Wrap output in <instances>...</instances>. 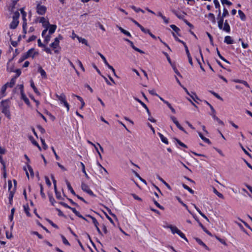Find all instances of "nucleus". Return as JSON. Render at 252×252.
Wrapping results in <instances>:
<instances>
[{
	"instance_id": "nucleus-60",
	"label": "nucleus",
	"mask_w": 252,
	"mask_h": 252,
	"mask_svg": "<svg viewBox=\"0 0 252 252\" xmlns=\"http://www.w3.org/2000/svg\"><path fill=\"white\" fill-rule=\"evenodd\" d=\"M36 38V36L32 35L30 38H29V39L27 40V42H31L32 41H33V40H35Z\"/></svg>"
},
{
	"instance_id": "nucleus-35",
	"label": "nucleus",
	"mask_w": 252,
	"mask_h": 252,
	"mask_svg": "<svg viewBox=\"0 0 252 252\" xmlns=\"http://www.w3.org/2000/svg\"><path fill=\"white\" fill-rule=\"evenodd\" d=\"M170 27L172 28V29L175 31L177 33H178L180 31V29L178 28L175 25H171Z\"/></svg>"
},
{
	"instance_id": "nucleus-40",
	"label": "nucleus",
	"mask_w": 252,
	"mask_h": 252,
	"mask_svg": "<svg viewBox=\"0 0 252 252\" xmlns=\"http://www.w3.org/2000/svg\"><path fill=\"white\" fill-rule=\"evenodd\" d=\"M229 15V13L227 9L224 7L223 9V13L222 14V17H226Z\"/></svg>"
},
{
	"instance_id": "nucleus-38",
	"label": "nucleus",
	"mask_w": 252,
	"mask_h": 252,
	"mask_svg": "<svg viewBox=\"0 0 252 252\" xmlns=\"http://www.w3.org/2000/svg\"><path fill=\"white\" fill-rule=\"evenodd\" d=\"M61 237L63 240V243L64 245H68V246L70 245L69 243L68 242V241L67 240V239L65 238V237L64 236L62 235Z\"/></svg>"
},
{
	"instance_id": "nucleus-64",
	"label": "nucleus",
	"mask_w": 252,
	"mask_h": 252,
	"mask_svg": "<svg viewBox=\"0 0 252 252\" xmlns=\"http://www.w3.org/2000/svg\"><path fill=\"white\" fill-rule=\"evenodd\" d=\"M28 170L30 171L31 175L33 176L34 173H33V171L32 167L30 165H28Z\"/></svg>"
},
{
	"instance_id": "nucleus-51",
	"label": "nucleus",
	"mask_w": 252,
	"mask_h": 252,
	"mask_svg": "<svg viewBox=\"0 0 252 252\" xmlns=\"http://www.w3.org/2000/svg\"><path fill=\"white\" fill-rule=\"evenodd\" d=\"M190 96L194 101L197 102L196 99H198V97L195 93H192V94H190Z\"/></svg>"
},
{
	"instance_id": "nucleus-19",
	"label": "nucleus",
	"mask_w": 252,
	"mask_h": 252,
	"mask_svg": "<svg viewBox=\"0 0 252 252\" xmlns=\"http://www.w3.org/2000/svg\"><path fill=\"white\" fill-rule=\"evenodd\" d=\"M65 183L67 185V189H68V190H69L70 191L71 193L74 195H76V194L75 193L73 189L71 187L69 182L67 180H65Z\"/></svg>"
},
{
	"instance_id": "nucleus-54",
	"label": "nucleus",
	"mask_w": 252,
	"mask_h": 252,
	"mask_svg": "<svg viewBox=\"0 0 252 252\" xmlns=\"http://www.w3.org/2000/svg\"><path fill=\"white\" fill-rule=\"evenodd\" d=\"M134 98L136 101L138 102L143 107H144L145 106L146 107V105L144 102H143L142 101H141L139 99H138L137 97H134Z\"/></svg>"
},
{
	"instance_id": "nucleus-45",
	"label": "nucleus",
	"mask_w": 252,
	"mask_h": 252,
	"mask_svg": "<svg viewBox=\"0 0 252 252\" xmlns=\"http://www.w3.org/2000/svg\"><path fill=\"white\" fill-rule=\"evenodd\" d=\"M106 65V66H107V67L112 71V72H113V73L114 75L115 76H116L117 77H118V76L116 75V72H115V69L113 68V67L112 66L110 65L109 63H108V64H107V65Z\"/></svg>"
},
{
	"instance_id": "nucleus-59",
	"label": "nucleus",
	"mask_w": 252,
	"mask_h": 252,
	"mask_svg": "<svg viewBox=\"0 0 252 252\" xmlns=\"http://www.w3.org/2000/svg\"><path fill=\"white\" fill-rule=\"evenodd\" d=\"M235 223L239 226V227L240 228V229L243 231L245 233H247V232L245 230V229H244V227L243 226V225L240 223H239V222H235Z\"/></svg>"
},
{
	"instance_id": "nucleus-63",
	"label": "nucleus",
	"mask_w": 252,
	"mask_h": 252,
	"mask_svg": "<svg viewBox=\"0 0 252 252\" xmlns=\"http://www.w3.org/2000/svg\"><path fill=\"white\" fill-rule=\"evenodd\" d=\"M225 17H222V16H220L217 17V19L218 20L219 22H222L223 23L224 22V18Z\"/></svg>"
},
{
	"instance_id": "nucleus-37",
	"label": "nucleus",
	"mask_w": 252,
	"mask_h": 252,
	"mask_svg": "<svg viewBox=\"0 0 252 252\" xmlns=\"http://www.w3.org/2000/svg\"><path fill=\"white\" fill-rule=\"evenodd\" d=\"M175 140V141L177 142V143L179 144L181 146L183 147H184V148H187L188 147L184 143H183L182 142H181L180 140H179V139H177V138H175L174 139Z\"/></svg>"
},
{
	"instance_id": "nucleus-36",
	"label": "nucleus",
	"mask_w": 252,
	"mask_h": 252,
	"mask_svg": "<svg viewBox=\"0 0 252 252\" xmlns=\"http://www.w3.org/2000/svg\"><path fill=\"white\" fill-rule=\"evenodd\" d=\"M183 187L185 189L188 190L190 193H191V194H193L194 193V191L191 189L189 188L187 185L183 184Z\"/></svg>"
},
{
	"instance_id": "nucleus-26",
	"label": "nucleus",
	"mask_w": 252,
	"mask_h": 252,
	"mask_svg": "<svg viewBox=\"0 0 252 252\" xmlns=\"http://www.w3.org/2000/svg\"><path fill=\"white\" fill-rule=\"evenodd\" d=\"M16 80V77H13L11 79L10 82H8V87H9L10 88H12L15 84Z\"/></svg>"
},
{
	"instance_id": "nucleus-49",
	"label": "nucleus",
	"mask_w": 252,
	"mask_h": 252,
	"mask_svg": "<svg viewBox=\"0 0 252 252\" xmlns=\"http://www.w3.org/2000/svg\"><path fill=\"white\" fill-rule=\"evenodd\" d=\"M154 204L156 205V206L157 207H158V208L161 209V210H164V208L160 205L157 201H156L155 200H154Z\"/></svg>"
},
{
	"instance_id": "nucleus-50",
	"label": "nucleus",
	"mask_w": 252,
	"mask_h": 252,
	"mask_svg": "<svg viewBox=\"0 0 252 252\" xmlns=\"http://www.w3.org/2000/svg\"><path fill=\"white\" fill-rule=\"evenodd\" d=\"M8 191L10 192V191L12 190L13 188H12V184L10 180L8 181Z\"/></svg>"
},
{
	"instance_id": "nucleus-32",
	"label": "nucleus",
	"mask_w": 252,
	"mask_h": 252,
	"mask_svg": "<svg viewBox=\"0 0 252 252\" xmlns=\"http://www.w3.org/2000/svg\"><path fill=\"white\" fill-rule=\"evenodd\" d=\"M238 12V14H239V15L240 16V17L241 19V20H243V21L245 20V19H246V16H245L244 13L242 11H241V10H239Z\"/></svg>"
},
{
	"instance_id": "nucleus-24",
	"label": "nucleus",
	"mask_w": 252,
	"mask_h": 252,
	"mask_svg": "<svg viewBox=\"0 0 252 252\" xmlns=\"http://www.w3.org/2000/svg\"><path fill=\"white\" fill-rule=\"evenodd\" d=\"M158 135L161 140V141L166 144H168V140L167 139L164 137L162 134H161L160 133H158Z\"/></svg>"
},
{
	"instance_id": "nucleus-58",
	"label": "nucleus",
	"mask_w": 252,
	"mask_h": 252,
	"mask_svg": "<svg viewBox=\"0 0 252 252\" xmlns=\"http://www.w3.org/2000/svg\"><path fill=\"white\" fill-rule=\"evenodd\" d=\"M45 182H46V184L49 187H50L51 186V183L49 178L47 176H45Z\"/></svg>"
},
{
	"instance_id": "nucleus-21",
	"label": "nucleus",
	"mask_w": 252,
	"mask_h": 252,
	"mask_svg": "<svg viewBox=\"0 0 252 252\" xmlns=\"http://www.w3.org/2000/svg\"><path fill=\"white\" fill-rule=\"evenodd\" d=\"M31 86L33 89L34 93L36 94H37L38 95H39L40 94V93H39V92L38 91L37 89L35 86L34 82H33V81L32 80L31 81Z\"/></svg>"
},
{
	"instance_id": "nucleus-7",
	"label": "nucleus",
	"mask_w": 252,
	"mask_h": 252,
	"mask_svg": "<svg viewBox=\"0 0 252 252\" xmlns=\"http://www.w3.org/2000/svg\"><path fill=\"white\" fill-rule=\"evenodd\" d=\"M28 58H33L35 56L38 55V53L35 51L34 48H31L26 53Z\"/></svg>"
},
{
	"instance_id": "nucleus-56",
	"label": "nucleus",
	"mask_w": 252,
	"mask_h": 252,
	"mask_svg": "<svg viewBox=\"0 0 252 252\" xmlns=\"http://www.w3.org/2000/svg\"><path fill=\"white\" fill-rule=\"evenodd\" d=\"M44 42L46 43H48V42L50 41L51 38V36L50 35H47L46 36H45L44 37Z\"/></svg>"
},
{
	"instance_id": "nucleus-33",
	"label": "nucleus",
	"mask_w": 252,
	"mask_h": 252,
	"mask_svg": "<svg viewBox=\"0 0 252 252\" xmlns=\"http://www.w3.org/2000/svg\"><path fill=\"white\" fill-rule=\"evenodd\" d=\"M14 14L13 15V20H18L19 17L20 16V13L18 11L15 12H13Z\"/></svg>"
},
{
	"instance_id": "nucleus-52",
	"label": "nucleus",
	"mask_w": 252,
	"mask_h": 252,
	"mask_svg": "<svg viewBox=\"0 0 252 252\" xmlns=\"http://www.w3.org/2000/svg\"><path fill=\"white\" fill-rule=\"evenodd\" d=\"M221 2L222 4H226L228 5H230L232 4V3L228 0H221Z\"/></svg>"
},
{
	"instance_id": "nucleus-48",
	"label": "nucleus",
	"mask_w": 252,
	"mask_h": 252,
	"mask_svg": "<svg viewBox=\"0 0 252 252\" xmlns=\"http://www.w3.org/2000/svg\"><path fill=\"white\" fill-rule=\"evenodd\" d=\"M76 63H78V65L80 67V68L82 69V70L83 71H85V68H84V66H83L81 62L79 60H77Z\"/></svg>"
},
{
	"instance_id": "nucleus-20",
	"label": "nucleus",
	"mask_w": 252,
	"mask_h": 252,
	"mask_svg": "<svg viewBox=\"0 0 252 252\" xmlns=\"http://www.w3.org/2000/svg\"><path fill=\"white\" fill-rule=\"evenodd\" d=\"M195 240L200 245L203 246L206 250H209V248L200 239L195 238Z\"/></svg>"
},
{
	"instance_id": "nucleus-1",
	"label": "nucleus",
	"mask_w": 252,
	"mask_h": 252,
	"mask_svg": "<svg viewBox=\"0 0 252 252\" xmlns=\"http://www.w3.org/2000/svg\"><path fill=\"white\" fill-rule=\"evenodd\" d=\"M0 108L1 112L9 119H10L11 114L9 110L10 101L9 99L1 101L0 104Z\"/></svg>"
},
{
	"instance_id": "nucleus-62",
	"label": "nucleus",
	"mask_w": 252,
	"mask_h": 252,
	"mask_svg": "<svg viewBox=\"0 0 252 252\" xmlns=\"http://www.w3.org/2000/svg\"><path fill=\"white\" fill-rule=\"evenodd\" d=\"M37 128L42 133H44L45 132V129L43 127H42L41 126H38Z\"/></svg>"
},
{
	"instance_id": "nucleus-42",
	"label": "nucleus",
	"mask_w": 252,
	"mask_h": 252,
	"mask_svg": "<svg viewBox=\"0 0 252 252\" xmlns=\"http://www.w3.org/2000/svg\"><path fill=\"white\" fill-rule=\"evenodd\" d=\"M139 28L141 29L142 32L145 33H148L150 32V30L144 28L143 26H140Z\"/></svg>"
},
{
	"instance_id": "nucleus-11",
	"label": "nucleus",
	"mask_w": 252,
	"mask_h": 252,
	"mask_svg": "<svg viewBox=\"0 0 252 252\" xmlns=\"http://www.w3.org/2000/svg\"><path fill=\"white\" fill-rule=\"evenodd\" d=\"M8 82L6 83L5 84H4L1 87V91L0 92V98L1 97H3L6 95L5 91H6L7 88L8 87Z\"/></svg>"
},
{
	"instance_id": "nucleus-31",
	"label": "nucleus",
	"mask_w": 252,
	"mask_h": 252,
	"mask_svg": "<svg viewBox=\"0 0 252 252\" xmlns=\"http://www.w3.org/2000/svg\"><path fill=\"white\" fill-rule=\"evenodd\" d=\"M77 38L78 41H79V42H81L82 44H84L88 46V42L86 39L79 37V36H77Z\"/></svg>"
},
{
	"instance_id": "nucleus-46",
	"label": "nucleus",
	"mask_w": 252,
	"mask_h": 252,
	"mask_svg": "<svg viewBox=\"0 0 252 252\" xmlns=\"http://www.w3.org/2000/svg\"><path fill=\"white\" fill-rule=\"evenodd\" d=\"M98 55L100 56V57H101V58L102 59V60L104 62V63H105V65H107L108 63L107 62L105 57L102 55L101 54V53H98Z\"/></svg>"
},
{
	"instance_id": "nucleus-4",
	"label": "nucleus",
	"mask_w": 252,
	"mask_h": 252,
	"mask_svg": "<svg viewBox=\"0 0 252 252\" xmlns=\"http://www.w3.org/2000/svg\"><path fill=\"white\" fill-rule=\"evenodd\" d=\"M36 10L39 15H43L46 13L47 8L46 6L41 5L40 3H38L36 7Z\"/></svg>"
},
{
	"instance_id": "nucleus-30",
	"label": "nucleus",
	"mask_w": 252,
	"mask_h": 252,
	"mask_svg": "<svg viewBox=\"0 0 252 252\" xmlns=\"http://www.w3.org/2000/svg\"><path fill=\"white\" fill-rule=\"evenodd\" d=\"M213 192L220 198L222 199L224 198L223 194L219 192L215 188H213Z\"/></svg>"
},
{
	"instance_id": "nucleus-28",
	"label": "nucleus",
	"mask_w": 252,
	"mask_h": 252,
	"mask_svg": "<svg viewBox=\"0 0 252 252\" xmlns=\"http://www.w3.org/2000/svg\"><path fill=\"white\" fill-rule=\"evenodd\" d=\"M15 191V187H13L12 190L10 191V192H9V195L8 198H9L10 202H11L12 200L13 197L14 193Z\"/></svg>"
},
{
	"instance_id": "nucleus-41",
	"label": "nucleus",
	"mask_w": 252,
	"mask_h": 252,
	"mask_svg": "<svg viewBox=\"0 0 252 252\" xmlns=\"http://www.w3.org/2000/svg\"><path fill=\"white\" fill-rule=\"evenodd\" d=\"M27 25V23H23V31L24 33L25 34L23 35L24 38H25L26 37L25 34L27 33V31H26Z\"/></svg>"
},
{
	"instance_id": "nucleus-55",
	"label": "nucleus",
	"mask_w": 252,
	"mask_h": 252,
	"mask_svg": "<svg viewBox=\"0 0 252 252\" xmlns=\"http://www.w3.org/2000/svg\"><path fill=\"white\" fill-rule=\"evenodd\" d=\"M214 3L216 8H220V4L218 0H214Z\"/></svg>"
},
{
	"instance_id": "nucleus-3",
	"label": "nucleus",
	"mask_w": 252,
	"mask_h": 252,
	"mask_svg": "<svg viewBox=\"0 0 252 252\" xmlns=\"http://www.w3.org/2000/svg\"><path fill=\"white\" fill-rule=\"evenodd\" d=\"M168 228H169L173 234L177 233L178 234L181 238L185 240L186 241H188L187 238L186 237L185 234L182 233L178 228L175 226H173L172 225H169L167 226Z\"/></svg>"
},
{
	"instance_id": "nucleus-10",
	"label": "nucleus",
	"mask_w": 252,
	"mask_h": 252,
	"mask_svg": "<svg viewBox=\"0 0 252 252\" xmlns=\"http://www.w3.org/2000/svg\"><path fill=\"white\" fill-rule=\"evenodd\" d=\"M39 22L42 24L43 27L44 28L49 27V22L44 17H39Z\"/></svg>"
},
{
	"instance_id": "nucleus-16",
	"label": "nucleus",
	"mask_w": 252,
	"mask_h": 252,
	"mask_svg": "<svg viewBox=\"0 0 252 252\" xmlns=\"http://www.w3.org/2000/svg\"><path fill=\"white\" fill-rule=\"evenodd\" d=\"M18 23V20H13L10 24V28L12 29H15L17 27Z\"/></svg>"
},
{
	"instance_id": "nucleus-14",
	"label": "nucleus",
	"mask_w": 252,
	"mask_h": 252,
	"mask_svg": "<svg viewBox=\"0 0 252 252\" xmlns=\"http://www.w3.org/2000/svg\"><path fill=\"white\" fill-rule=\"evenodd\" d=\"M57 28V26L56 25H50L49 26V34H51L53 33Z\"/></svg>"
},
{
	"instance_id": "nucleus-9",
	"label": "nucleus",
	"mask_w": 252,
	"mask_h": 252,
	"mask_svg": "<svg viewBox=\"0 0 252 252\" xmlns=\"http://www.w3.org/2000/svg\"><path fill=\"white\" fill-rule=\"evenodd\" d=\"M171 119L173 122V123L176 125L177 127L181 130L182 131H184L185 133H186V131L184 129V128L180 125L178 121L177 120L176 118L174 116H171Z\"/></svg>"
},
{
	"instance_id": "nucleus-2",
	"label": "nucleus",
	"mask_w": 252,
	"mask_h": 252,
	"mask_svg": "<svg viewBox=\"0 0 252 252\" xmlns=\"http://www.w3.org/2000/svg\"><path fill=\"white\" fill-rule=\"evenodd\" d=\"M55 96L57 99L60 101L61 104H63V105L66 108L67 111H68L69 110V105L66 100V96L63 93L58 94H55Z\"/></svg>"
},
{
	"instance_id": "nucleus-29",
	"label": "nucleus",
	"mask_w": 252,
	"mask_h": 252,
	"mask_svg": "<svg viewBox=\"0 0 252 252\" xmlns=\"http://www.w3.org/2000/svg\"><path fill=\"white\" fill-rule=\"evenodd\" d=\"M18 1V0H12V5L9 8V11H10L11 12H14V8Z\"/></svg>"
},
{
	"instance_id": "nucleus-22",
	"label": "nucleus",
	"mask_w": 252,
	"mask_h": 252,
	"mask_svg": "<svg viewBox=\"0 0 252 252\" xmlns=\"http://www.w3.org/2000/svg\"><path fill=\"white\" fill-rule=\"evenodd\" d=\"M23 207H24V211H25V213L26 214L27 216L28 217H31V214L30 213V208H29L28 204L24 205L23 206Z\"/></svg>"
},
{
	"instance_id": "nucleus-47",
	"label": "nucleus",
	"mask_w": 252,
	"mask_h": 252,
	"mask_svg": "<svg viewBox=\"0 0 252 252\" xmlns=\"http://www.w3.org/2000/svg\"><path fill=\"white\" fill-rule=\"evenodd\" d=\"M49 201L52 205H54V203L56 202L55 199L52 195H49Z\"/></svg>"
},
{
	"instance_id": "nucleus-15",
	"label": "nucleus",
	"mask_w": 252,
	"mask_h": 252,
	"mask_svg": "<svg viewBox=\"0 0 252 252\" xmlns=\"http://www.w3.org/2000/svg\"><path fill=\"white\" fill-rule=\"evenodd\" d=\"M223 30L227 32H229L230 31V26L227 20H225L224 22V26L223 27Z\"/></svg>"
},
{
	"instance_id": "nucleus-17",
	"label": "nucleus",
	"mask_w": 252,
	"mask_h": 252,
	"mask_svg": "<svg viewBox=\"0 0 252 252\" xmlns=\"http://www.w3.org/2000/svg\"><path fill=\"white\" fill-rule=\"evenodd\" d=\"M21 95V99H22L27 104L29 105L30 103V100L24 94V92H22Z\"/></svg>"
},
{
	"instance_id": "nucleus-34",
	"label": "nucleus",
	"mask_w": 252,
	"mask_h": 252,
	"mask_svg": "<svg viewBox=\"0 0 252 252\" xmlns=\"http://www.w3.org/2000/svg\"><path fill=\"white\" fill-rule=\"evenodd\" d=\"M39 186H40V195H41V196L43 198L45 199L46 198V195H45V194L43 192V186L42 184H40L39 185Z\"/></svg>"
},
{
	"instance_id": "nucleus-23",
	"label": "nucleus",
	"mask_w": 252,
	"mask_h": 252,
	"mask_svg": "<svg viewBox=\"0 0 252 252\" xmlns=\"http://www.w3.org/2000/svg\"><path fill=\"white\" fill-rule=\"evenodd\" d=\"M207 17L212 21L214 24L216 23V19L214 14L210 13L208 14Z\"/></svg>"
},
{
	"instance_id": "nucleus-43",
	"label": "nucleus",
	"mask_w": 252,
	"mask_h": 252,
	"mask_svg": "<svg viewBox=\"0 0 252 252\" xmlns=\"http://www.w3.org/2000/svg\"><path fill=\"white\" fill-rule=\"evenodd\" d=\"M40 140H41V143H42L43 148L44 150H46L48 148V146L45 143V141L44 139H43L42 138H41Z\"/></svg>"
},
{
	"instance_id": "nucleus-27",
	"label": "nucleus",
	"mask_w": 252,
	"mask_h": 252,
	"mask_svg": "<svg viewBox=\"0 0 252 252\" xmlns=\"http://www.w3.org/2000/svg\"><path fill=\"white\" fill-rule=\"evenodd\" d=\"M173 13H174L178 18L182 19L183 18L184 16L182 15L181 13L177 12L176 10L174 9H172L171 10Z\"/></svg>"
},
{
	"instance_id": "nucleus-57",
	"label": "nucleus",
	"mask_w": 252,
	"mask_h": 252,
	"mask_svg": "<svg viewBox=\"0 0 252 252\" xmlns=\"http://www.w3.org/2000/svg\"><path fill=\"white\" fill-rule=\"evenodd\" d=\"M51 149H52V150L56 157V158L57 160H59L60 159V157L58 156V155L57 154L55 149H54V148L53 147H51Z\"/></svg>"
},
{
	"instance_id": "nucleus-25",
	"label": "nucleus",
	"mask_w": 252,
	"mask_h": 252,
	"mask_svg": "<svg viewBox=\"0 0 252 252\" xmlns=\"http://www.w3.org/2000/svg\"><path fill=\"white\" fill-rule=\"evenodd\" d=\"M88 217H89L92 220V222L94 223V225L95 227H97L98 226L99 223L98 222L97 220H96V219L95 218H94L90 215H88Z\"/></svg>"
},
{
	"instance_id": "nucleus-6",
	"label": "nucleus",
	"mask_w": 252,
	"mask_h": 252,
	"mask_svg": "<svg viewBox=\"0 0 252 252\" xmlns=\"http://www.w3.org/2000/svg\"><path fill=\"white\" fill-rule=\"evenodd\" d=\"M63 39L62 36L61 35H59L58 36V37H56L54 41L50 44V46L51 47H52L53 49L57 48L59 46V40L60 39Z\"/></svg>"
},
{
	"instance_id": "nucleus-44",
	"label": "nucleus",
	"mask_w": 252,
	"mask_h": 252,
	"mask_svg": "<svg viewBox=\"0 0 252 252\" xmlns=\"http://www.w3.org/2000/svg\"><path fill=\"white\" fill-rule=\"evenodd\" d=\"M28 56H27L26 53H24V54L22 55V56H21V57L20 58V59H19V62L21 63L22 62H23V61H24L25 60L28 59Z\"/></svg>"
},
{
	"instance_id": "nucleus-13",
	"label": "nucleus",
	"mask_w": 252,
	"mask_h": 252,
	"mask_svg": "<svg viewBox=\"0 0 252 252\" xmlns=\"http://www.w3.org/2000/svg\"><path fill=\"white\" fill-rule=\"evenodd\" d=\"M224 42L227 44H231L234 43V41L232 37L228 35L225 37Z\"/></svg>"
},
{
	"instance_id": "nucleus-8",
	"label": "nucleus",
	"mask_w": 252,
	"mask_h": 252,
	"mask_svg": "<svg viewBox=\"0 0 252 252\" xmlns=\"http://www.w3.org/2000/svg\"><path fill=\"white\" fill-rule=\"evenodd\" d=\"M206 103L211 108V110L212 111V113H210V115L212 116L213 119L215 121H217L218 119V117H217L216 115V111L213 108V107L212 106L211 104H210L207 101H205Z\"/></svg>"
},
{
	"instance_id": "nucleus-18",
	"label": "nucleus",
	"mask_w": 252,
	"mask_h": 252,
	"mask_svg": "<svg viewBox=\"0 0 252 252\" xmlns=\"http://www.w3.org/2000/svg\"><path fill=\"white\" fill-rule=\"evenodd\" d=\"M198 135L199 136V137L201 138V139L202 140H203L205 142L209 144H211V141H210V140L206 137H205L203 134L200 132H198Z\"/></svg>"
},
{
	"instance_id": "nucleus-53",
	"label": "nucleus",
	"mask_w": 252,
	"mask_h": 252,
	"mask_svg": "<svg viewBox=\"0 0 252 252\" xmlns=\"http://www.w3.org/2000/svg\"><path fill=\"white\" fill-rule=\"evenodd\" d=\"M32 142L33 145H34L35 146L37 147V148H38V149L40 151L41 150V148L40 147V146L39 145V144L36 141H35L34 139H33L32 140Z\"/></svg>"
},
{
	"instance_id": "nucleus-5",
	"label": "nucleus",
	"mask_w": 252,
	"mask_h": 252,
	"mask_svg": "<svg viewBox=\"0 0 252 252\" xmlns=\"http://www.w3.org/2000/svg\"><path fill=\"white\" fill-rule=\"evenodd\" d=\"M81 189L84 191L87 192L91 196H95V195L94 194L93 192L90 189L89 186L86 184L84 183H82Z\"/></svg>"
},
{
	"instance_id": "nucleus-61",
	"label": "nucleus",
	"mask_w": 252,
	"mask_h": 252,
	"mask_svg": "<svg viewBox=\"0 0 252 252\" xmlns=\"http://www.w3.org/2000/svg\"><path fill=\"white\" fill-rule=\"evenodd\" d=\"M131 8L136 12H140V10H141V9L140 8H137L134 5L131 6Z\"/></svg>"
},
{
	"instance_id": "nucleus-39",
	"label": "nucleus",
	"mask_w": 252,
	"mask_h": 252,
	"mask_svg": "<svg viewBox=\"0 0 252 252\" xmlns=\"http://www.w3.org/2000/svg\"><path fill=\"white\" fill-rule=\"evenodd\" d=\"M80 164H81V165L82 166V172L84 173L85 176L87 178H88V176L86 172V170H85V165L84 164V163L82 162H80Z\"/></svg>"
},
{
	"instance_id": "nucleus-12",
	"label": "nucleus",
	"mask_w": 252,
	"mask_h": 252,
	"mask_svg": "<svg viewBox=\"0 0 252 252\" xmlns=\"http://www.w3.org/2000/svg\"><path fill=\"white\" fill-rule=\"evenodd\" d=\"M38 71L40 73L42 77L44 79L47 78V74L45 70L42 68L41 66H39L38 68Z\"/></svg>"
}]
</instances>
